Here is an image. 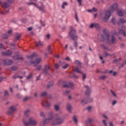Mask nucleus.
I'll return each instance as SVG.
<instances>
[{
	"label": "nucleus",
	"instance_id": "1",
	"mask_svg": "<svg viewBox=\"0 0 126 126\" xmlns=\"http://www.w3.org/2000/svg\"><path fill=\"white\" fill-rule=\"evenodd\" d=\"M113 35L111 36L110 39V34L106 35V41L108 44H115V42L117 41V38L115 36H119V35H123L124 37H126V26H123L121 29H118V32H113Z\"/></svg>",
	"mask_w": 126,
	"mask_h": 126
},
{
	"label": "nucleus",
	"instance_id": "2",
	"mask_svg": "<svg viewBox=\"0 0 126 126\" xmlns=\"http://www.w3.org/2000/svg\"><path fill=\"white\" fill-rule=\"evenodd\" d=\"M23 124L24 126H35L37 125V121H36V120L34 119L32 117H30L29 118L28 122H26V119H25V118H24L23 119Z\"/></svg>",
	"mask_w": 126,
	"mask_h": 126
},
{
	"label": "nucleus",
	"instance_id": "3",
	"mask_svg": "<svg viewBox=\"0 0 126 126\" xmlns=\"http://www.w3.org/2000/svg\"><path fill=\"white\" fill-rule=\"evenodd\" d=\"M58 85L60 86V85H63V87L65 88H70V89H72L73 88V83L69 82L67 83L66 82L63 81V80H60L58 82Z\"/></svg>",
	"mask_w": 126,
	"mask_h": 126
},
{
	"label": "nucleus",
	"instance_id": "4",
	"mask_svg": "<svg viewBox=\"0 0 126 126\" xmlns=\"http://www.w3.org/2000/svg\"><path fill=\"white\" fill-rule=\"evenodd\" d=\"M69 36L73 41H77L78 40V36L76 34V31L73 27H70Z\"/></svg>",
	"mask_w": 126,
	"mask_h": 126
},
{
	"label": "nucleus",
	"instance_id": "5",
	"mask_svg": "<svg viewBox=\"0 0 126 126\" xmlns=\"http://www.w3.org/2000/svg\"><path fill=\"white\" fill-rule=\"evenodd\" d=\"M48 116L50 117L44 120L43 122H41L40 126H45V125L48 124V123H50V121H52V119L54 118V116H53V111L49 112L48 113Z\"/></svg>",
	"mask_w": 126,
	"mask_h": 126
},
{
	"label": "nucleus",
	"instance_id": "6",
	"mask_svg": "<svg viewBox=\"0 0 126 126\" xmlns=\"http://www.w3.org/2000/svg\"><path fill=\"white\" fill-rule=\"evenodd\" d=\"M64 120L63 118H58L55 119L51 123L52 126H57V125H61L63 123Z\"/></svg>",
	"mask_w": 126,
	"mask_h": 126
},
{
	"label": "nucleus",
	"instance_id": "7",
	"mask_svg": "<svg viewBox=\"0 0 126 126\" xmlns=\"http://www.w3.org/2000/svg\"><path fill=\"white\" fill-rule=\"evenodd\" d=\"M28 4L29 5H31V4H33V5H34L35 6H36V7H37V8H38V9L39 10H40V11H42V12H46V9H45V6H44V5H43V4H41V6L40 7L38 6V5H37V4H36L34 3L33 2H28Z\"/></svg>",
	"mask_w": 126,
	"mask_h": 126
},
{
	"label": "nucleus",
	"instance_id": "8",
	"mask_svg": "<svg viewBox=\"0 0 126 126\" xmlns=\"http://www.w3.org/2000/svg\"><path fill=\"white\" fill-rule=\"evenodd\" d=\"M2 63L4 65H10L13 63V61L10 59H5L3 61Z\"/></svg>",
	"mask_w": 126,
	"mask_h": 126
},
{
	"label": "nucleus",
	"instance_id": "9",
	"mask_svg": "<svg viewBox=\"0 0 126 126\" xmlns=\"http://www.w3.org/2000/svg\"><path fill=\"white\" fill-rule=\"evenodd\" d=\"M42 62V58H37L35 59V61H31V63H34V66L35 65H37V64H39V63Z\"/></svg>",
	"mask_w": 126,
	"mask_h": 126
},
{
	"label": "nucleus",
	"instance_id": "10",
	"mask_svg": "<svg viewBox=\"0 0 126 126\" xmlns=\"http://www.w3.org/2000/svg\"><path fill=\"white\" fill-rule=\"evenodd\" d=\"M111 17V11L107 10L105 11L104 17L103 18L104 20H108L109 18Z\"/></svg>",
	"mask_w": 126,
	"mask_h": 126
},
{
	"label": "nucleus",
	"instance_id": "11",
	"mask_svg": "<svg viewBox=\"0 0 126 126\" xmlns=\"http://www.w3.org/2000/svg\"><path fill=\"white\" fill-rule=\"evenodd\" d=\"M6 1L7 2L1 3V5L3 8H7L9 7V4L8 3L11 1V0H6Z\"/></svg>",
	"mask_w": 126,
	"mask_h": 126
},
{
	"label": "nucleus",
	"instance_id": "12",
	"mask_svg": "<svg viewBox=\"0 0 126 126\" xmlns=\"http://www.w3.org/2000/svg\"><path fill=\"white\" fill-rule=\"evenodd\" d=\"M1 54L4 57L6 56H11V55H12V51L8 50L7 52H2Z\"/></svg>",
	"mask_w": 126,
	"mask_h": 126
},
{
	"label": "nucleus",
	"instance_id": "13",
	"mask_svg": "<svg viewBox=\"0 0 126 126\" xmlns=\"http://www.w3.org/2000/svg\"><path fill=\"white\" fill-rule=\"evenodd\" d=\"M16 111V107L14 106H11L9 108V110L8 111V115H10L12 114L13 112H15Z\"/></svg>",
	"mask_w": 126,
	"mask_h": 126
},
{
	"label": "nucleus",
	"instance_id": "14",
	"mask_svg": "<svg viewBox=\"0 0 126 126\" xmlns=\"http://www.w3.org/2000/svg\"><path fill=\"white\" fill-rule=\"evenodd\" d=\"M92 101H93V98H89L88 99L87 101H86V100H85V99L82 100L81 103L83 104V105H86V104H87V103H88L89 102H92Z\"/></svg>",
	"mask_w": 126,
	"mask_h": 126
},
{
	"label": "nucleus",
	"instance_id": "15",
	"mask_svg": "<svg viewBox=\"0 0 126 126\" xmlns=\"http://www.w3.org/2000/svg\"><path fill=\"white\" fill-rule=\"evenodd\" d=\"M50 69V66L48 64L45 65V68L43 69V73L44 74H47L48 73V70Z\"/></svg>",
	"mask_w": 126,
	"mask_h": 126
},
{
	"label": "nucleus",
	"instance_id": "16",
	"mask_svg": "<svg viewBox=\"0 0 126 126\" xmlns=\"http://www.w3.org/2000/svg\"><path fill=\"white\" fill-rule=\"evenodd\" d=\"M93 122V119L91 118H88L86 122V126H91V123Z\"/></svg>",
	"mask_w": 126,
	"mask_h": 126
},
{
	"label": "nucleus",
	"instance_id": "17",
	"mask_svg": "<svg viewBox=\"0 0 126 126\" xmlns=\"http://www.w3.org/2000/svg\"><path fill=\"white\" fill-rule=\"evenodd\" d=\"M99 27H100V26L99 25V24H97V23H93L91 24L90 26V28H96L97 29H98V28H99Z\"/></svg>",
	"mask_w": 126,
	"mask_h": 126
},
{
	"label": "nucleus",
	"instance_id": "18",
	"mask_svg": "<svg viewBox=\"0 0 126 126\" xmlns=\"http://www.w3.org/2000/svg\"><path fill=\"white\" fill-rule=\"evenodd\" d=\"M85 88L86 89V95H89L91 93V89L89 88L87 86H85Z\"/></svg>",
	"mask_w": 126,
	"mask_h": 126
},
{
	"label": "nucleus",
	"instance_id": "19",
	"mask_svg": "<svg viewBox=\"0 0 126 126\" xmlns=\"http://www.w3.org/2000/svg\"><path fill=\"white\" fill-rule=\"evenodd\" d=\"M36 57H37V54H36V53H33L32 54V55L28 56L27 57V58L29 60H33V59H34V58H36Z\"/></svg>",
	"mask_w": 126,
	"mask_h": 126
},
{
	"label": "nucleus",
	"instance_id": "20",
	"mask_svg": "<svg viewBox=\"0 0 126 126\" xmlns=\"http://www.w3.org/2000/svg\"><path fill=\"white\" fill-rule=\"evenodd\" d=\"M42 106L45 108H49L51 106V104L48 102L47 101H44L42 102Z\"/></svg>",
	"mask_w": 126,
	"mask_h": 126
},
{
	"label": "nucleus",
	"instance_id": "21",
	"mask_svg": "<svg viewBox=\"0 0 126 126\" xmlns=\"http://www.w3.org/2000/svg\"><path fill=\"white\" fill-rule=\"evenodd\" d=\"M118 9V4H114L111 6V11H115Z\"/></svg>",
	"mask_w": 126,
	"mask_h": 126
},
{
	"label": "nucleus",
	"instance_id": "22",
	"mask_svg": "<svg viewBox=\"0 0 126 126\" xmlns=\"http://www.w3.org/2000/svg\"><path fill=\"white\" fill-rule=\"evenodd\" d=\"M117 13L119 16H123L124 14H126V11H124L122 12L121 10H118Z\"/></svg>",
	"mask_w": 126,
	"mask_h": 126
},
{
	"label": "nucleus",
	"instance_id": "23",
	"mask_svg": "<svg viewBox=\"0 0 126 126\" xmlns=\"http://www.w3.org/2000/svg\"><path fill=\"white\" fill-rule=\"evenodd\" d=\"M74 70L75 72H77L78 73H82L83 72L78 67H76L74 68Z\"/></svg>",
	"mask_w": 126,
	"mask_h": 126
},
{
	"label": "nucleus",
	"instance_id": "24",
	"mask_svg": "<svg viewBox=\"0 0 126 126\" xmlns=\"http://www.w3.org/2000/svg\"><path fill=\"white\" fill-rule=\"evenodd\" d=\"M66 109L69 113L71 112L72 107H71V105L69 103H67Z\"/></svg>",
	"mask_w": 126,
	"mask_h": 126
},
{
	"label": "nucleus",
	"instance_id": "25",
	"mask_svg": "<svg viewBox=\"0 0 126 126\" xmlns=\"http://www.w3.org/2000/svg\"><path fill=\"white\" fill-rule=\"evenodd\" d=\"M30 113V110L28 109L26 111H25V117H26V118H28V117H29V113Z\"/></svg>",
	"mask_w": 126,
	"mask_h": 126
},
{
	"label": "nucleus",
	"instance_id": "26",
	"mask_svg": "<svg viewBox=\"0 0 126 126\" xmlns=\"http://www.w3.org/2000/svg\"><path fill=\"white\" fill-rule=\"evenodd\" d=\"M13 78H14V79H16V78H19V79H22V78H23V77L22 76H19L17 74H15L13 76Z\"/></svg>",
	"mask_w": 126,
	"mask_h": 126
},
{
	"label": "nucleus",
	"instance_id": "27",
	"mask_svg": "<svg viewBox=\"0 0 126 126\" xmlns=\"http://www.w3.org/2000/svg\"><path fill=\"white\" fill-rule=\"evenodd\" d=\"M54 85V82L53 81H50L47 85V88H51Z\"/></svg>",
	"mask_w": 126,
	"mask_h": 126
},
{
	"label": "nucleus",
	"instance_id": "28",
	"mask_svg": "<svg viewBox=\"0 0 126 126\" xmlns=\"http://www.w3.org/2000/svg\"><path fill=\"white\" fill-rule=\"evenodd\" d=\"M13 59L14 60H23V57H19L18 56H13Z\"/></svg>",
	"mask_w": 126,
	"mask_h": 126
},
{
	"label": "nucleus",
	"instance_id": "29",
	"mask_svg": "<svg viewBox=\"0 0 126 126\" xmlns=\"http://www.w3.org/2000/svg\"><path fill=\"white\" fill-rule=\"evenodd\" d=\"M110 93L113 97H114L115 98L117 97V94H116L115 92L113 91V90H110Z\"/></svg>",
	"mask_w": 126,
	"mask_h": 126
},
{
	"label": "nucleus",
	"instance_id": "30",
	"mask_svg": "<svg viewBox=\"0 0 126 126\" xmlns=\"http://www.w3.org/2000/svg\"><path fill=\"white\" fill-rule=\"evenodd\" d=\"M74 63L75 64H76V65H78V66H81V63H80V62H79V61L76 60L74 62Z\"/></svg>",
	"mask_w": 126,
	"mask_h": 126
},
{
	"label": "nucleus",
	"instance_id": "31",
	"mask_svg": "<svg viewBox=\"0 0 126 126\" xmlns=\"http://www.w3.org/2000/svg\"><path fill=\"white\" fill-rule=\"evenodd\" d=\"M100 40L101 41H105V40H107V38H106V35L105 36V35L101 34L100 36Z\"/></svg>",
	"mask_w": 126,
	"mask_h": 126
},
{
	"label": "nucleus",
	"instance_id": "32",
	"mask_svg": "<svg viewBox=\"0 0 126 126\" xmlns=\"http://www.w3.org/2000/svg\"><path fill=\"white\" fill-rule=\"evenodd\" d=\"M48 95V94L46 92H43L41 93L40 96L41 97H46Z\"/></svg>",
	"mask_w": 126,
	"mask_h": 126
},
{
	"label": "nucleus",
	"instance_id": "33",
	"mask_svg": "<svg viewBox=\"0 0 126 126\" xmlns=\"http://www.w3.org/2000/svg\"><path fill=\"white\" fill-rule=\"evenodd\" d=\"M67 5V3L65 1L64 2H63L62 3V8H63V9H64V7L65 6Z\"/></svg>",
	"mask_w": 126,
	"mask_h": 126
},
{
	"label": "nucleus",
	"instance_id": "34",
	"mask_svg": "<svg viewBox=\"0 0 126 126\" xmlns=\"http://www.w3.org/2000/svg\"><path fill=\"white\" fill-rule=\"evenodd\" d=\"M109 73H110V74H112L113 76H115L116 74H117V72L116 71L113 72V70H112L109 71Z\"/></svg>",
	"mask_w": 126,
	"mask_h": 126
},
{
	"label": "nucleus",
	"instance_id": "35",
	"mask_svg": "<svg viewBox=\"0 0 126 126\" xmlns=\"http://www.w3.org/2000/svg\"><path fill=\"white\" fill-rule=\"evenodd\" d=\"M102 33H103V34H105V36H107V35H108V30H107V29H104L103 31H102Z\"/></svg>",
	"mask_w": 126,
	"mask_h": 126
},
{
	"label": "nucleus",
	"instance_id": "36",
	"mask_svg": "<svg viewBox=\"0 0 126 126\" xmlns=\"http://www.w3.org/2000/svg\"><path fill=\"white\" fill-rule=\"evenodd\" d=\"M73 120L75 124H77V117H76V116L74 115L73 116Z\"/></svg>",
	"mask_w": 126,
	"mask_h": 126
},
{
	"label": "nucleus",
	"instance_id": "37",
	"mask_svg": "<svg viewBox=\"0 0 126 126\" xmlns=\"http://www.w3.org/2000/svg\"><path fill=\"white\" fill-rule=\"evenodd\" d=\"M43 42H41V41H39V42L36 43V47H39V46H43Z\"/></svg>",
	"mask_w": 126,
	"mask_h": 126
},
{
	"label": "nucleus",
	"instance_id": "38",
	"mask_svg": "<svg viewBox=\"0 0 126 126\" xmlns=\"http://www.w3.org/2000/svg\"><path fill=\"white\" fill-rule=\"evenodd\" d=\"M48 51L49 52V54H52V53L53 52V50H52V49L51 48V46L50 45H49L48 47Z\"/></svg>",
	"mask_w": 126,
	"mask_h": 126
},
{
	"label": "nucleus",
	"instance_id": "39",
	"mask_svg": "<svg viewBox=\"0 0 126 126\" xmlns=\"http://www.w3.org/2000/svg\"><path fill=\"white\" fill-rule=\"evenodd\" d=\"M9 37V35L6 34H3L2 35V38H3V39H7Z\"/></svg>",
	"mask_w": 126,
	"mask_h": 126
},
{
	"label": "nucleus",
	"instance_id": "40",
	"mask_svg": "<svg viewBox=\"0 0 126 126\" xmlns=\"http://www.w3.org/2000/svg\"><path fill=\"white\" fill-rule=\"evenodd\" d=\"M54 109L55 111H59L60 109V106L58 105H54Z\"/></svg>",
	"mask_w": 126,
	"mask_h": 126
},
{
	"label": "nucleus",
	"instance_id": "41",
	"mask_svg": "<svg viewBox=\"0 0 126 126\" xmlns=\"http://www.w3.org/2000/svg\"><path fill=\"white\" fill-rule=\"evenodd\" d=\"M8 11H9V10L7 9V10H4V12L1 11L0 13L1 14H6V13H8Z\"/></svg>",
	"mask_w": 126,
	"mask_h": 126
},
{
	"label": "nucleus",
	"instance_id": "42",
	"mask_svg": "<svg viewBox=\"0 0 126 126\" xmlns=\"http://www.w3.org/2000/svg\"><path fill=\"white\" fill-rule=\"evenodd\" d=\"M36 70H41L42 69V66L41 65H38L36 66Z\"/></svg>",
	"mask_w": 126,
	"mask_h": 126
},
{
	"label": "nucleus",
	"instance_id": "43",
	"mask_svg": "<svg viewBox=\"0 0 126 126\" xmlns=\"http://www.w3.org/2000/svg\"><path fill=\"white\" fill-rule=\"evenodd\" d=\"M20 38H21V35L20 34H18L16 36V38L17 40H19V39H20Z\"/></svg>",
	"mask_w": 126,
	"mask_h": 126
},
{
	"label": "nucleus",
	"instance_id": "44",
	"mask_svg": "<svg viewBox=\"0 0 126 126\" xmlns=\"http://www.w3.org/2000/svg\"><path fill=\"white\" fill-rule=\"evenodd\" d=\"M120 21H121V23H126V21L124 19L121 18Z\"/></svg>",
	"mask_w": 126,
	"mask_h": 126
},
{
	"label": "nucleus",
	"instance_id": "45",
	"mask_svg": "<svg viewBox=\"0 0 126 126\" xmlns=\"http://www.w3.org/2000/svg\"><path fill=\"white\" fill-rule=\"evenodd\" d=\"M11 70H17V67L15 66H13L11 67Z\"/></svg>",
	"mask_w": 126,
	"mask_h": 126
},
{
	"label": "nucleus",
	"instance_id": "46",
	"mask_svg": "<svg viewBox=\"0 0 126 126\" xmlns=\"http://www.w3.org/2000/svg\"><path fill=\"white\" fill-rule=\"evenodd\" d=\"M33 74H32V73H31L27 77V79H30V78H31L32 77V75Z\"/></svg>",
	"mask_w": 126,
	"mask_h": 126
},
{
	"label": "nucleus",
	"instance_id": "47",
	"mask_svg": "<svg viewBox=\"0 0 126 126\" xmlns=\"http://www.w3.org/2000/svg\"><path fill=\"white\" fill-rule=\"evenodd\" d=\"M119 61H121V59H115L114 61H113V63H118V62Z\"/></svg>",
	"mask_w": 126,
	"mask_h": 126
},
{
	"label": "nucleus",
	"instance_id": "48",
	"mask_svg": "<svg viewBox=\"0 0 126 126\" xmlns=\"http://www.w3.org/2000/svg\"><path fill=\"white\" fill-rule=\"evenodd\" d=\"M75 19H76L77 22H79L78 16H77V14H76V13L75 14Z\"/></svg>",
	"mask_w": 126,
	"mask_h": 126
},
{
	"label": "nucleus",
	"instance_id": "49",
	"mask_svg": "<svg viewBox=\"0 0 126 126\" xmlns=\"http://www.w3.org/2000/svg\"><path fill=\"white\" fill-rule=\"evenodd\" d=\"M68 64H65V65H64L63 66V68L64 69H65V68H67V67H68Z\"/></svg>",
	"mask_w": 126,
	"mask_h": 126
},
{
	"label": "nucleus",
	"instance_id": "50",
	"mask_svg": "<svg viewBox=\"0 0 126 126\" xmlns=\"http://www.w3.org/2000/svg\"><path fill=\"white\" fill-rule=\"evenodd\" d=\"M77 0L78 2L79 3V6H81L82 2V0Z\"/></svg>",
	"mask_w": 126,
	"mask_h": 126
},
{
	"label": "nucleus",
	"instance_id": "51",
	"mask_svg": "<svg viewBox=\"0 0 126 126\" xmlns=\"http://www.w3.org/2000/svg\"><path fill=\"white\" fill-rule=\"evenodd\" d=\"M40 117H43V118H45V114L43 112H41L40 113Z\"/></svg>",
	"mask_w": 126,
	"mask_h": 126
},
{
	"label": "nucleus",
	"instance_id": "52",
	"mask_svg": "<svg viewBox=\"0 0 126 126\" xmlns=\"http://www.w3.org/2000/svg\"><path fill=\"white\" fill-rule=\"evenodd\" d=\"M104 57H108V56H111L109 53L104 52Z\"/></svg>",
	"mask_w": 126,
	"mask_h": 126
},
{
	"label": "nucleus",
	"instance_id": "53",
	"mask_svg": "<svg viewBox=\"0 0 126 126\" xmlns=\"http://www.w3.org/2000/svg\"><path fill=\"white\" fill-rule=\"evenodd\" d=\"M102 124H103L105 126H107V123H106V120H102Z\"/></svg>",
	"mask_w": 126,
	"mask_h": 126
},
{
	"label": "nucleus",
	"instance_id": "54",
	"mask_svg": "<svg viewBox=\"0 0 126 126\" xmlns=\"http://www.w3.org/2000/svg\"><path fill=\"white\" fill-rule=\"evenodd\" d=\"M55 68L58 69V68H59V67H60V65H59V64H55Z\"/></svg>",
	"mask_w": 126,
	"mask_h": 126
},
{
	"label": "nucleus",
	"instance_id": "55",
	"mask_svg": "<svg viewBox=\"0 0 126 126\" xmlns=\"http://www.w3.org/2000/svg\"><path fill=\"white\" fill-rule=\"evenodd\" d=\"M105 78H107V76L105 75H102L100 76V79H105Z\"/></svg>",
	"mask_w": 126,
	"mask_h": 126
},
{
	"label": "nucleus",
	"instance_id": "56",
	"mask_svg": "<svg viewBox=\"0 0 126 126\" xmlns=\"http://www.w3.org/2000/svg\"><path fill=\"white\" fill-rule=\"evenodd\" d=\"M74 47H75V48H77V41H76V40H74Z\"/></svg>",
	"mask_w": 126,
	"mask_h": 126
},
{
	"label": "nucleus",
	"instance_id": "57",
	"mask_svg": "<svg viewBox=\"0 0 126 126\" xmlns=\"http://www.w3.org/2000/svg\"><path fill=\"white\" fill-rule=\"evenodd\" d=\"M83 79H85L86 78V74H82Z\"/></svg>",
	"mask_w": 126,
	"mask_h": 126
},
{
	"label": "nucleus",
	"instance_id": "58",
	"mask_svg": "<svg viewBox=\"0 0 126 126\" xmlns=\"http://www.w3.org/2000/svg\"><path fill=\"white\" fill-rule=\"evenodd\" d=\"M111 22L113 23V24H115V23H116L115 18H113L111 19Z\"/></svg>",
	"mask_w": 126,
	"mask_h": 126
},
{
	"label": "nucleus",
	"instance_id": "59",
	"mask_svg": "<svg viewBox=\"0 0 126 126\" xmlns=\"http://www.w3.org/2000/svg\"><path fill=\"white\" fill-rule=\"evenodd\" d=\"M4 96H8V92L7 91L4 92Z\"/></svg>",
	"mask_w": 126,
	"mask_h": 126
},
{
	"label": "nucleus",
	"instance_id": "60",
	"mask_svg": "<svg viewBox=\"0 0 126 126\" xmlns=\"http://www.w3.org/2000/svg\"><path fill=\"white\" fill-rule=\"evenodd\" d=\"M117 103V101L116 100H113L112 102V104L113 106L116 105V103Z\"/></svg>",
	"mask_w": 126,
	"mask_h": 126
},
{
	"label": "nucleus",
	"instance_id": "61",
	"mask_svg": "<svg viewBox=\"0 0 126 126\" xmlns=\"http://www.w3.org/2000/svg\"><path fill=\"white\" fill-rule=\"evenodd\" d=\"M22 22H24V23H26V22L27 21V20L26 19H23L22 20Z\"/></svg>",
	"mask_w": 126,
	"mask_h": 126
},
{
	"label": "nucleus",
	"instance_id": "62",
	"mask_svg": "<svg viewBox=\"0 0 126 126\" xmlns=\"http://www.w3.org/2000/svg\"><path fill=\"white\" fill-rule=\"evenodd\" d=\"M92 10L94 12H96V11H97V9H96V8H95V7H93V9H92Z\"/></svg>",
	"mask_w": 126,
	"mask_h": 126
},
{
	"label": "nucleus",
	"instance_id": "63",
	"mask_svg": "<svg viewBox=\"0 0 126 126\" xmlns=\"http://www.w3.org/2000/svg\"><path fill=\"white\" fill-rule=\"evenodd\" d=\"M92 108V107L91 106H88V107H87V110H88V111H90Z\"/></svg>",
	"mask_w": 126,
	"mask_h": 126
},
{
	"label": "nucleus",
	"instance_id": "64",
	"mask_svg": "<svg viewBox=\"0 0 126 126\" xmlns=\"http://www.w3.org/2000/svg\"><path fill=\"white\" fill-rule=\"evenodd\" d=\"M47 39H50V34H48L46 35Z\"/></svg>",
	"mask_w": 126,
	"mask_h": 126
}]
</instances>
